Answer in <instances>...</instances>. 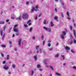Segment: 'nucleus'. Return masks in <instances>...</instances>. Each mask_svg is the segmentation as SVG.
<instances>
[{
    "instance_id": "nucleus-4",
    "label": "nucleus",
    "mask_w": 76,
    "mask_h": 76,
    "mask_svg": "<svg viewBox=\"0 0 76 76\" xmlns=\"http://www.w3.org/2000/svg\"><path fill=\"white\" fill-rule=\"evenodd\" d=\"M34 73V72L33 70H31L29 72V75L33 76Z\"/></svg>"
},
{
    "instance_id": "nucleus-10",
    "label": "nucleus",
    "mask_w": 76,
    "mask_h": 76,
    "mask_svg": "<svg viewBox=\"0 0 76 76\" xmlns=\"http://www.w3.org/2000/svg\"><path fill=\"white\" fill-rule=\"evenodd\" d=\"M73 31L74 32V37H75V38H76V30L75 29H73Z\"/></svg>"
},
{
    "instance_id": "nucleus-51",
    "label": "nucleus",
    "mask_w": 76,
    "mask_h": 76,
    "mask_svg": "<svg viewBox=\"0 0 76 76\" xmlns=\"http://www.w3.org/2000/svg\"><path fill=\"white\" fill-rule=\"evenodd\" d=\"M72 42H73V41H72V40H71V42H70V44L71 45V44H72Z\"/></svg>"
},
{
    "instance_id": "nucleus-15",
    "label": "nucleus",
    "mask_w": 76,
    "mask_h": 76,
    "mask_svg": "<svg viewBox=\"0 0 76 76\" xmlns=\"http://www.w3.org/2000/svg\"><path fill=\"white\" fill-rule=\"evenodd\" d=\"M7 59L8 60L10 59V56L9 55H8L7 56Z\"/></svg>"
},
{
    "instance_id": "nucleus-40",
    "label": "nucleus",
    "mask_w": 76,
    "mask_h": 76,
    "mask_svg": "<svg viewBox=\"0 0 76 76\" xmlns=\"http://www.w3.org/2000/svg\"><path fill=\"white\" fill-rule=\"evenodd\" d=\"M76 40L75 39L74 40V44H76Z\"/></svg>"
},
{
    "instance_id": "nucleus-55",
    "label": "nucleus",
    "mask_w": 76,
    "mask_h": 76,
    "mask_svg": "<svg viewBox=\"0 0 76 76\" xmlns=\"http://www.w3.org/2000/svg\"><path fill=\"white\" fill-rule=\"evenodd\" d=\"M46 67H48V68L50 67V66H49V65H46Z\"/></svg>"
},
{
    "instance_id": "nucleus-30",
    "label": "nucleus",
    "mask_w": 76,
    "mask_h": 76,
    "mask_svg": "<svg viewBox=\"0 0 76 76\" xmlns=\"http://www.w3.org/2000/svg\"><path fill=\"white\" fill-rule=\"evenodd\" d=\"M67 16H68V17H70V15H69V12H67Z\"/></svg>"
},
{
    "instance_id": "nucleus-29",
    "label": "nucleus",
    "mask_w": 76,
    "mask_h": 76,
    "mask_svg": "<svg viewBox=\"0 0 76 76\" xmlns=\"http://www.w3.org/2000/svg\"><path fill=\"white\" fill-rule=\"evenodd\" d=\"M1 56L2 57H4V54L3 53H1Z\"/></svg>"
},
{
    "instance_id": "nucleus-31",
    "label": "nucleus",
    "mask_w": 76,
    "mask_h": 76,
    "mask_svg": "<svg viewBox=\"0 0 76 76\" xmlns=\"http://www.w3.org/2000/svg\"><path fill=\"white\" fill-rule=\"evenodd\" d=\"M39 47V46H36V50H38V48Z\"/></svg>"
},
{
    "instance_id": "nucleus-38",
    "label": "nucleus",
    "mask_w": 76,
    "mask_h": 76,
    "mask_svg": "<svg viewBox=\"0 0 76 76\" xmlns=\"http://www.w3.org/2000/svg\"><path fill=\"white\" fill-rule=\"evenodd\" d=\"M58 19V18L57 17H56V16L54 18V19L56 20V19Z\"/></svg>"
},
{
    "instance_id": "nucleus-54",
    "label": "nucleus",
    "mask_w": 76,
    "mask_h": 76,
    "mask_svg": "<svg viewBox=\"0 0 76 76\" xmlns=\"http://www.w3.org/2000/svg\"><path fill=\"white\" fill-rule=\"evenodd\" d=\"M14 50L15 51H17V48H15Z\"/></svg>"
},
{
    "instance_id": "nucleus-34",
    "label": "nucleus",
    "mask_w": 76,
    "mask_h": 76,
    "mask_svg": "<svg viewBox=\"0 0 76 76\" xmlns=\"http://www.w3.org/2000/svg\"><path fill=\"white\" fill-rule=\"evenodd\" d=\"M73 69H74L75 70H76V67L75 66H74L72 67Z\"/></svg>"
},
{
    "instance_id": "nucleus-13",
    "label": "nucleus",
    "mask_w": 76,
    "mask_h": 76,
    "mask_svg": "<svg viewBox=\"0 0 76 76\" xmlns=\"http://www.w3.org/2000/svg\"><path fill=\"white\" fill-rule=\"evenodd\" d=\"M59 56V55L57 53L56 55H55L54 56V57L55 58H57V57H58Z\"/></svg>"
},
{
    "instance_id": "nucleus-27",
    "label": "nucleus",
    "mask_w": 76,
    "mask_h": 76,
    "mask_svg": "<svg viewBox=\"0 0 76 76\" xmlns=\"http://www.w3.org/2000/svg\"><path fill=\"white\" fill-rule=\"evenodd\" d=\"M48 46L49 47H51V43H49L48 44Z\"/></svg>"
},
{
    "instance_id": "nucleus-33",
    "label": "nucleus",
    "mask_w": 76,
    "mask_h": 76,
    "mask_svg": "<svg viewBox=\"0 0 76 76\" xmlns=\"http://www.w3.org/2000/svg\"><path fill=\"white\" fill-rule=\"evenodd\" d=\"M31 22V20H29L28 21L27 23L28 24L29 22Z\"/></svg>"
},
{
    "instance_id": "nucleus-9",
    "label": "nucleus",
    "mask_w": 76,
    "mask_h": 76,
    "mask_svg": "<svg viewBox=\"0 0 76 76\" xmlns=\"http://www.w3.org/2000/svg\"><path fill=\"white\" fill-rule=\"evenodd\" d=\"M4 69H5V70H8L9 69V66H4Z\"/></svg>"
},
{
    "instance_id": "nucleus-52",
    "label": "nucleus",
    "mask_w": 76,
    "mask_h": 76,
    "mask_svg": "<svg viewBox=\"0 0 76 76\" xmlns=\"http://www.w3.org/2000/svg\"><path fill=\"white\" fill-rule=\"evenodd\" d=\"M42 15V14H41V13H40L39 15V17H40V16H41V15Z\"/></svg>"
},
{
    "instance_id": "nucleus-48",
    "label": "nucleus",
    "mask_w": 76,
    "mask_h": 76,
    "mask_svg": "<svg viewBox=\"0 0 76 76\" xmlns=\"http://www.w3.org/2000/svg\"><path fill=\"white\" fill-rule=\"evenodd\" d=\"M12 19H15V17H11Z\"/></svg>"
},
{
    "instance_id": "nucleus-16",
    "label": "nucleus",
    "mask_w": 76,
    "mask_h": 76,
    "mask_svg": "<svg viewBox=\"0 0 76 76\" xmlns=\"http://www.w3.org/2000/svg\"><path fill=\"white\" fill-rule=\"evenodd\" d=\"M34 60L35 61H36L37 60V56L35 55L34 56Z\"/></svg>"
},
{
    "instance_id": "nucleus-5",
    "label": "nucleus",
    "mask_w": 76,
    "mask_h": 76,
    "mask_svg": "<svg viewBox=\"0 0 76 76\" xmlns=\"http://www.w3.org/2000/svg\"><path fill=\"white\" fill-rule=\"evenodd\" d=\"M16 20H22V16L20 15L19 17H17L16 18Z\"/></svg>"
},
{
    "instance_id": "nucleus-35",
    "label": "nucleus",
    "mask_w": 76,
    "mask_h": 76,
    "mask_svg": "<svg viewBox=\"0 0 76 76\" xmlns=\"http://www.w3.org/2000/svg\"><path fill=\"white\" fill-rule=\"evenodd\" d=\"M53 50V48L48 49V50H49V51H52Z\"/></svg>"
},
{
    "instance_id": "nucleus-59",
    "label": "nucleus",
    "mask_w": 76,
    "mask_h": 76,
    "mask_svg": "<svg viewBox=\"0 0 76 76\" xmlns=\"http://www.w3.org/2000/svg\"><path fill=\"white\" fill-rule=\"evenodd\" d=\"M65 31L66 32H67V29H66V28H65Z\"/></svg>"
},
{
    "instance_id": "nucleus-36",
    "label": "nucleus",
    "mask_w": 76,
    "mask_h": 76,
    "mask_svg": "<svg viewBox=\"0 0 76 76\" xmlns=\"http://www.w3.org/2000/svg\"><path fill=\"white\" fill-rule=\"evenodd\" d=\"M38 6H38V5H37L36 6V7H35L36 9H38Z\"/></svg>"
},
{
    "instance_id": "nucleus-28",
    "label": "nucleus",
    "mask_w": 76,
    "mask_h": 76,
    "mask_svg": "<svg viewBox=\"0 0 76 76\" xmlns=\"http://www.w3.org/2000/svg\"><path fill=\"white\" fill-rule=\"evenodd\" d=\"M61 17H62V18H64V15L63 12H61Z\"/></svg>"
},
{
    "instance_id": "nucleus-49",
    "label": "nucleus",
    "mask_w": 76,
    "mask_h": 76,
    "mask_svg": "<svg viewBox=\"0 0 76 76\" xmlns=\"http://www.w3.org/2000/svg\"><path fill=\"white\" fill-rule=\"evenodd\" d=\"M12 42L10 41H9V43L10 44V45L12 44Z\"/></svg>"
},
{
    "instance_id": "nucleus-61",
    "label": "nucleus",
    "mask_w": 76,
    "mask_h": 76,
    "mask_svg": "<svg viewBox=\"0 0 76 76\" xmlns=\"http://www.w3.org/2000/svg\"><path fill=\"white\" fill-rule=\"evenodd\" d=\"M15 34H13L12 36V37H13V38H14V37H15Z\"/></svg>"
},
{
    "instance_id": "nucleus-26",
    "label": "nucleus",
    "mask_w": 76,
    "mask_h": 76,
    "mask_svg": "<svg viewBox=\"0 0 76 76\" xmlns=\"http://www.w3.org/2000/svg\"><path fill=\"white\" fill-rule=\"evenodd\" d=\"M20 35V34L19 33H16V36H19Z\"/></svg>"
},
{
    "instance_id": "nucleus-39",
    "label": "nucleus",
    "mask_w": 76,
    "mask_h": 76,
    "mask_svg": "<svg viewBox=\"0 0 76 76\" xmlns=\"http://www.w3.org/2000/svg\"><path fill=\"white\" fill-rule=\"evenodd\" d=\"M17 26H18V24L15 25L14 27V29H15V28H16V27H17Z\"/></svg>"
},
{
    "instance_id": "nucleus-62",
    "label": "nucleus",
    "mask_w": 76,
    "mask_h": 76,
    "mask_svg": "<svg viewBox=\"0 0 76 76\" xmlns=\"http://www.w3.org/2000/svg\"><path fill=\"white\" fill-rule=\"evenodd\" d=\"M58 43H57L56 44V46H58Z\"/></svg>"
},
{
    "instance_id": "nucleus-64",
    "label": "nucleus",
    "mask_w": 76,
    "mask_h": 76,
    "mask_svg": "<svg viewBox=\"0 0 76 76\" xmlns=\"http://www.w3.org/2000/svg\"><path fill=\"white\" fill-rule=\"evenodd\" d=\"M48 42H49V43H50V42H51V40H48Z\"/></svg>"
},
{
    "instance_id": "nucleus-50",
    "label": "nucleus",
    "mask_w": 76,
    "mask_h": 76,
    "mask_svg": "<svg viewBox=\"0 0 76 76\" xmlns=\"http://www.w3.org/2000/svg\"><path fill=\"white\" fill-rule=\"evenodd\" d=\"M61 4H62V6H64V2H61Z\"/></svg>"
},
{
    "instance_id": "nucleus-23",
    "label": "nucleus",
    "mask_w": 76,
    "mask_h": 76,
    "mask_svg": "<svg viewBox=\"0 0 76 76\" xmlns=\"http://www.w3.org/2000/svg\"><path fill=\"white\" fill-rule=\"evenodd\" d=\"M37 68H41V66L39 64H37Z\"/></svg>"
},
{
    "instance_id": "nucleus-63",
    "label": "nucleus",
    "mask_w": 76,
    "mask_h": 76,
    "mask_svg": "<svg viewBox=\"0 0 76 76\" xmlns=\"http://www.w3.org/2000/svg\"><path fill=\"white\" fill-rule=\"evenodd\" d=\"M37 16H36V17H35V19L37 20Z\"/></svg>"
},
{
    "instance_id": "nucleus-37",
    "label": "nucleus",
    "mask_w": 76,
    "mask_h": 76,
    "mask_svg": "<svg viewBox=\"0 0 76 76\" xmlns=\"http://www.w3.org/2000/svg\"><path fill=\"white\" fill-rule=\"evenodd\" d=\"M6 28V26H4L3 27V29H4V31H5V28Z\"/></svg>"
},
{
    "instance_id": "nucleus-32",
    "label": "nucleus",
    "mask_w": 76,
    "mask_h": 76,
    "mask_svg": "<svg viewBox=\"0 0 76 76\" xmlns=\"http://www.w3.org/2000/svg\"><path fill=\"white\" fill-rule=\"evenodd\" d=\"M41 38H42V40H43V39L44 38V37L43 36V35H42Z\"/></svg>"
},
{
    "instance_id": "nucleus-3",
    "label": "nucleus",
    "mask_w": 76,
    "mask_h": 76,
    "mask_svg": "<svg viewBox=\"0 0 76 76\" xmlns=\"http://www.w3.org/2000/svg\"><path fill=\"white\" fill-rule=\"evenodd\" d=\"M63 34L61 35V37L62 39H64V35H66V33L64 31L62 32Z\"/></svg>"
},
{
    "instance_id": "nucleus-25",
    "label": "nucleus",
    "mask_w": 76,
    "mask_h": 76,
    "mask_svg": "<svg viewBox=\"0 0 76 76\" xmlns=\"http://www.w3.org/2000/svg\"><path fill=\"white\" fill-rule=\"evenodd\" d=\"M4 36H5V34H4L2 37V39L3 40H3H4Z\"/></svg>"
},
{
    "instance_id": "nucleus-8",
    "label": "nucleus",
    "mask_w": 76,
    "mask_h": 76,
    "mask_svg": "<svg viewBox=\"0 0 76 76\" xmlns=\"http://www.w3.org/2000/svg\"><path fill=\"white\" fill-rule=\"evenodd\" d=\"M34 10H35V7H32V9L31 11V13H33L34 12Z\"/></svg>"
},
{
    "instance_id": "nucleus-14",
    "label": "nucleus",
    "mask_w": 76,
    "mask_h": 76,
    "mask_svg": "<svg viewBox=\"0 0 76 76\" xmlns=\"http://www.w3.org/2000/svg\"><path fill=\"white\" fill-rule=\"evenodd\" d=\"M50 24L51 25V27H53V26H54V24H53V22L52 21L51 22Z\"/></svg>"
},
{
    "instance_id": "nucleus-56",
    "label": "nucleus",
    "mask_w": 76,
    "mask_h": 76,
    "mask_svg": "<svg viewBox=\"0 0 76 76\" xmlns=\"http://www.w3.org/2000/svg\"><path fill=\"white\" fill-rule=\"evenodd\" d=\"M3 64H4L6 63V61H3Z\"/></svg>"
},
{
    "instance_id": "nucleus-22",
    "label": "nucleus",
    "mask_w": 76,
    "mask_h": 76,
    "mask_svg": "<svg viewBox=\"0 0 76 76\" xmlns=\"http://www.w3.org/2000/svg\"><path fill=\"white\" fill-rule=\"evenodd\" d=\"M61 57H62L63 60H64V59H65V57H64V56L61 55Z\"/></svg>"
},
{
    "instance_id": "nucleus-11",
    "label": "nucleus",
    "mask_w": 76,
    "mask_h": 76,
    "mask_svg": "<svg viewBox=\"0 0 76 76\" xmlns=\"http://www.w3.org/2000/svg\"><path fill=\"white\" fill-rule=\"evenodd\" d=\"M33 29V28H32V27L30 28L29 29V32H32Z\"/></svg>"
},
{
    "instance_id": "nucleus-46",
    "label": "nucleus",
    "mask_w": 76,
    "mask_h": 76,
    "mask_svg": "<svg viewBox=\"0 0 76 76\" xmlns=\"http://www.w3.org/2000/svg\"><path fill=\"white\" fill-rule=\"evenodd\" d=\"M24 26L26 27H28V25L26 24H24Z\"/></svg>"
},
{
    "instance_id": "nucleus-60",
    "label": "nucleus",
    "mask_w": 76,
    "mask_h": 76,
    "mask_svg": "<svg viewBox=\"0 0 76 76\" xmlns=\"http://www.w3.org/2000/svg\"><path fill=\"white\" fill-rule=\"evenodd\" d=\"M74 27H76V24L75 23H74Z\"/></svg>"
},
{
    "instance_id": "nucleus-19",
    "label": "nucleus",
    "mask_w": 76,
    "mask_h": 76,
    "mask_svg": "<svg viewBox=\"0 0 76 76\" xmlns=\"http://www.w3.org/2000/svg\"><path fill=\"white\" fill-rule=\"evenodd\" d=\"M12 67L13 69L16 68V65L15 64H12Z\"/></svg>"
},
{
    "instance_id": "nucleus-43",
    "label": "nucleus",
    "mask_w": 76,
    "mask_h": 76,
    "mask_svg": "<svg viewBox=\"0 0 76 76\" xmlns=\"http://www.w3.org/2000/svg\"><path fill=\"white\" fill-rule=\"evenodd\" d=\"M45 45V41H43V45Z\"/></svg>"
},
{
    "instance_id": "nucleus-1",
    "label": "nucleus",
    "mask_w": 76,
    "mask_h": 76,
    "mask_svg": "<svg viewBox=\"0 0 76 76\" xmlns=\"http://www.w3.org/2000/svg\"><path fill=\"white\" fill-rule=\"evenodd\" d=\"M22 18L23 19H26L28 18V15L26 13H25L22 15Z\"/></svg>"
},
{
    "instance_id": "nucleus-24",
    "label": "nucleus",
    "mask_w": 76,
    "mask_h": 76,
    "mask_svg": "<svg viewBox=\"0 0 76 76\" xmlns=\"http://www.w3.org/2000/svg\"><path fill=\"white\" fill-rule=\"evenodd\" d=\"M43 23L45 25H47V23H46V21L45 20H44V21L43 22Z\"/></svg>"
},
{
    "instance_id": "nucleus-2",
    "label": "nucleus",
    "mask_w": 76,
    "mask_h": 76,
    "mask_svg": "<svg viewBox=\"0 0 76 76\" xmlns=\"http://www.w3.org/2000/svg\"><path fill=\"white\" fill-rule=\"evenodd\" d=\"M43 28L44 29L46 30V31H48V32H52V31H51V28H47L45 26H44Z\"/></svg>"
},
{
    "instance_id": "nucleus-7",
    "label": "nucleus",
    "mask_w": 76,
    "mask_h": 76,
    "mask_svg": "<svg viewBox=\"0 0 76 76\" xmlns=\"http://www.w3.org/2000/svg\"><path fill=\"white\" fill-rule=\"evenodd\" d=\"M14 32H19V30L18 28H16L14 29Z\"/></svg>"
},
{
    "instance_id": "nucleus-21",
    "label": "nucleus",
    "mask_w": 76,
    "mask_h": 76,
    "mask_svg": "<svg viewBox=\"0 0 76 76\" xmlns=\"http://www.w3.org/2000/svg\"><path fill=\"white\" fill-rule=\"evenodd\" d=\"M49 67L52 70H53V71H54V69L53 68V66H50Z\"/></svg>"
},
{
    "instance_id": "nucleus-45",
    "label": "nucleus",
    "mask_w": 76,
    "mask_h": 76,
    "mask_svg": "<svg viewBox=\"0 0 76 76\" xmlns=\"http://www.w3.org/2000/svg\"><path fill=\"white\" fill-rule=\"evenodd\" d=\"M26 4L27 5H28V4H29V1H27L26 2Z\"/></svg>"
},
{
    "instance_id": "nucleus-42",
    "label": "nucleus",
    "mask_w": 76,
    "mask_h": 76,
    "mask_svg": "<svg viewBox=\"0 0 76 76\" xmlns=\"http://www.w3.org/2000/svg\"><path fill=\"white\" fill-rule=\"evenodd\" d=\"M32 39H33V40H35V37H33Z\"/></svg>"
},
{
    "instance_id": "nucleus-47",
    "label": "nucleus",
    "mask_w": 76,
    "mask_h": 76,
    "mask_svg": "<svg viewBox=\"0 0 76 76\" xmlns=\"http://www.w3.org/2000/svg\"><path fill=\"white\" fill-rule=\"evenodd\" d=\"M71 52L72 53H75V51L73 50H71Z\"/></svg>"
},
{
    "instance_id": "nucleus-20",
    "label": "nucleus",
    "mask_w": 76,
    "mask_h": 76,
    "mask_svg": "<svg viewBox=\"0 0 76 76\" xmlns=\"http://www.w3.org/2000/svg\"><path fill=\"white\" fill-rule=\"evenodd\" d=\"M5 22L4 21H0V24H4Z\"/></svg>"
},
{
    "instance_id": "nucleus-12",
    "label": "nucleus",
    "mask_w": 76,
    "mask_h": 76,
    "mask_svg": "<svg viewBox=\"0 0 76 76\" xmlns=\"http://www.w3.org/2000/svg\"><path fill=\"white\" fill-rule=\"evenodd\" d=\"M65 49L66 50H70V48L68 46H66L65 48Z\"/></svg>"
},
{
    "instance_id": "nucleus-17",
    "label": "nucleus",
    "mask_w": 76,
    "mask_h": 76,
    "mask_svg": "<svg viewBox=\"0 0 76 76\" xmlns=\"http://www.w3.org/2000/svg\"><path fill=\"white\" fill-rule=\"evenodd\" d=\"M55 75H57V76H61V74H60L58 73V72H56L55 73Z\"/></svg>"
},
{
    "instance_id": "nucleus-18",
    "label": "nucleus",
    "mask_w": 76,
    "mask_h": 76,
    "mask_svg": "<svg viewBox=\"0 0 76 76\" xmlns=\"http://www.w3.org/2000/svg\"><path fill=\"white\" fill-rule=\"evenodd\" d=\"M1 46V47H2V48H6V46L4 45H2Z\"/></svg>"
},
{
    "instance_id": "nucleus-41",
    "label": "nucleus",
    "mask_w": 76,
    "mask_h": 76,
    "mask_svg": "<svg viewBox=\"0 0 76 76\" xmlns=\"http://www.w3.org/2000/svg\"><path fill=\"white\" fill-rule=\"evenodd\" d=\"M55 11L56 12H57V8L55 9Z\"/></svg>"
},
{
    "instance_id": "nucleus-6",
    "label": "nucleus",
    "mask_w": 76,
    "mask_h": 76,
    "mask_svg": "<svg viewBox=\"0 0 76 76\" xmlns=\"http://www.w3.org/2000/svg\"><path fill=\"white\" fill-rule=\"evenodd\" d=\"M21 40H22V39H20L18 40V44L19 46H20V44H21Z\"/></svg>"
},
{
    "instance_id": "nucleus-58",
    "label": "nucleus",
    "mask_w": 76,
    "mask_h": 76,
    "mask_svg": "<svg viewBox=\"0 0 76 76\" xmlns=\"http://www.w3.org/2000/svg\"><path fill=\"white\" fill-rule=\"evenodd\" d=\"M9 20L8 19L6 20V22H9Z\"/></svg>"
},
{
    "instance_id": "nucleus-57",
    "label": "nucleus",
    "mask_w": 76,
    "mask_h": 76,
    "mask_svg": "<svg viewBox=\"0 0 76 76\" xmlns=\"http://www.w3.org/2000/svg\"><path fill=\"white\" fill-rule=\"evenodd\" d=\"M39 71H40V72H41V71H42V69H39Z\"/></svg>"
},
{
    "instance_id": "nucleus-44",
    "label": "nucleus",
    "mask_w": 76,
    "mask_h": 76,
    "mask_svg": "<svg viewBox=\"0 0 76 76\" xmlns=\"http://www.w3.org/2000/svg\"><path fill=\"white\" fill-rule=\"evenodd\" d=\"M70 30H72V26H70Z\"/></svg>"
},
{
    "instance_id": "nucleus-53",
    "label": "nucleus",
    "mask_w": 76,
    "mask_h": 76,
    "mask_svg": "<svg viewBox=\"0 0 76 76\" xmlns=\"http://www.w3.org/2000/svg\"><path fill=\"white\" fill-rule=\"evenodd\" d=\"M3 35V31H1V36H2Z\"/></svg>"
}]
</instances>
